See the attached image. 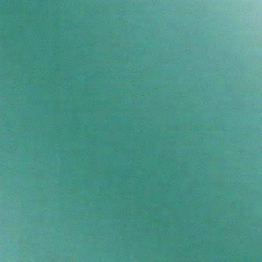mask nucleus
<instances>
[{
    "instance_id": "obj_1",
    "label": "nucleus",
    "mask_w": 262,
    "mask_h": 262,
    "mask_svg": "<svg viewBox=\"0 0 262 262\" xmlns=\"http://www.w3.org/2000/svg\"><path fill=\"white\" fill-rule=\"evenodd\" d=\"M114 22L112 20V64H111V221H115V64L113 51Z\"/></svg>"
},
{
    "instance_id": "obj_2",
    "label": "nucleus",
    "mask_w": 262,
    "mask_h": 262,
    "mask_svg": "<svg viewBox=\"0 0 262 262\" xmlns=\"http://www.w3.org/2000/svg\"><path fill=\"white\" fill-rule=\"evenodd\" d=\"M112 7H113V0H112Z\"/></svg>"
}]
</instances>
